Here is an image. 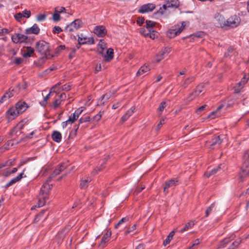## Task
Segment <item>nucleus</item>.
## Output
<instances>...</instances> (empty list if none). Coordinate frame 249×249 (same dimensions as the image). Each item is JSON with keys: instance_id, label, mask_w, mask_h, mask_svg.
<instances>
[{"instance_id": "nucleus-1", "label": "nucleus", "mask_w": 249, "mask_h": 249, "mask_svg": "<svg viewBox=\"0 0 249 249\" xmlns=\"http://www.w3.org/2000/svg\"><path fill=\"white\" fill-rule=\"evenodd\" d=\"M36 51L45 58H50L52 55L50 54L48 43L45 41L40 40L36 42Z\"/></svg>"}, {"instance_id": "nucleus-2", "label": "nucleus", "mask_w": 249, "mask_h": 249, "mask_svg": "<svg viewBox=\"0 0 249 249\" xmlns=\"http://www.w3.org/2000/svg\"><path fill=\"white\" fill-rule=\"evenodd\" d=\"M243 159L244 160L242 170L239 173V178L241 180L249 175V149L246 150L243 156Z\"/></svg>"}, {"instance_id": "nucleus-3", "label": "nucleus", "mask_w": 249, "mask_h": 249, "mask_svg": "<svg viewBox=\"0 0 249 249\" xmlns=\"http://www.w3.org/2000/svg\"><path fill=\"white\" fill-rule=\"evenodd\" d=\"M83 24V23L81 19H75L73 21L65 27L64 31L67 33L75 32L76 31L81 28L82 27Z\"/></svg>"}, {"instance_id": "nucleus-4", "label": "nucleus", "mask_w": 249, "mask_h": 249, "mask_svg": "<svg viewBox=\"0 0 249 249\" xmlns=\"http://www.w3.org/2000/svg\"><path fill=\"white\" fill-rule=\"evenodd\" d=\"M213 22L217 27L223 28L226 26V20L223 15L218 13L214 15Z\"/></svg>"}, {"instance_id": "nucleus-5", "label": "nucleus", "mask_w": 249, "mask_h": 249, "mask_svg": "<svg viewBox=\"0 0 249 249\" xmlns=\"http://www.w3.org/2000/svg\"><path fill=\"white\" fill-rule=\"evenodd\" d=\"M226 138L225 135H220L219 136H214L212 140L207 142V146H210V148L216 145H220Z\"/></svg>"}, {"instance_id": "nucleus-6", "label": "nucleus", "mask_w": 249, "mask_h": 249, "mask_svg": "<svg viewBox=\"0 0 249 249\" xmlns=\"http://www.w3.org/2000/svg\"><path fill=\"white\" fill-rule=\"evenodd\" d=\"M240 21L241 19L239 17L233 15L226 20V26L232 28L236 27L239 25Z\"/></svg>"}, {"instance_id": "nucleus-7", "label": "nucleus", "mask_w": 249, "mask_h": 249, "mask_svg": "<svg viewBox=\"0 0 249 249\" xmlns=\"http://www.w3.org/2000/svg\"><path fill=\"white\" fill-rule=\"evenodd\" d=\"M11 38L14 43H21L26 40L27 36L22 34L16 33L12 36Z\"/></svg>"}, {"instance_id": "nucleus-8", "label": "nucleus", "mask_w": 249, "mask_h": 249, "mask_svg": "<svg viewBox=\"0 0 249 249\" xmlns=\"http://www.w3.org/2000/svg\"><path fill=\"white\" fill-rule=\"evenodd\" d=\"M93 32L98 37H102L106 36L107 31L104 26H96L95 27Z\"/></svg>"}, {"instance_id": "nucleus-9", "label": "nucleus", "mask_w": 249, "mask_h": 249, "mask_svg": "<svg viewBox=\"0 0 249 249\" xmlns=\"http://www.w3.org/2000/svg\"><path fill=\"white\" fill-rule=\"evenodd\" d=\"M155 8V5L153 3H147L142 5L139 10L141 13H145L151 12Z\"/></svg>"}, {"instance_id": "nucleus-10", "label": "nucleus", "mask_w": 249, "mask_h": 249, "mask_svg": "<svg viewBox=\"0 0 249 249\" xmlns=\"http://www.w3.org/2000/svg\"><path fill=\"white\" fill-rule=\"evenodd\" d=\"M170 52V49L167 47L164 48L162 49L156 56V61L157 62H159L164 58V55H167Z\"/></svg>"}, {"instance_id": "nucleus-11", "label": "nucleus", "mask_w": 249, "mask_h": 249, "mask_svg": "<svg viewBox=\"0 0 249 249\" xmlns=\"http://www.w3.org/2000/svg\"><path fill=\"white\" fill-rule=\"evenodd\" d=\"M68 166V165L65 163H62L56 168L53 173L51 175V178H54L57 175L59 174L62 171L65 169Z\"/></svg>"}, {"instance_id": "nucleus-12", "label": "nucleus", "mask_w": 249, "mask_h": 249, "mask_svg": "<svg viewBox=\"0 0 249 249\" xmlns=\"http://www.w3.org/2000/svg\"><path fill=\"white\" fill-rule=\"evenodd\" d=\"M20 113L16 107H12L7 111V117L9 120H12L17 117Z\"/></svg>"}, {"instance_id": "nucleus-13", "label": "nucleus", "mask_w": 249, "mask_h": 249, "mask_svg": "<svg viewBox=\"0 0 249 249\" xmlns=\"http://www.w3.org/2000/svg\"><path fill=\"white\" fill-rule=\"evenodd\" d=\"M52 187V185L49 184L48 182H45L40 189V193L46 195V196H49V193Z\"/></svg>"}, {"instance_id": "nucleus-14", "label": "nucleus", "mask_w": 249, "mask_h": 249, "mask_svg": "<svg viewBox=\"0 0 249 249\" xmlns=\"http://www.w3.org/2000/svg\"><path fill=\"white\" fill-rule=\"evenodd\" d=\"M178 184V180L176 179H172L166 182L165 185L163 188V192L166 194L168 191L166 190L168 188L171 187H174L176 186Z\"/></svg>"}, {"instance_id": "nucleus-15", "label": "nucleus", "mask_w": 249, "mask_h": 249, "mask_svg": "<svg viewBox=\"0 0 249 249\" xmlns=\"http://www.w3.org/2000/svg\"><path fill=\"white\" fill-rule=\"evenodd\" d=\"M16 107L19 112L21 113L26 110L28 106L25 102L19 101L16 104Z\"/></svg>"}, {"instance_id": "nucleus-16", "label": "nucleus", "mask_w": 249, "mask_h": 249, "mask_svg": "<svg viewBox=\"0 0 249 249\" xmlns=\"http://www.w3.org/2000/svg\"><path fill=\"white\" fill-rule=\"evenodd\" d=\"M66 98V95L65 93H63L61 94L58 98L56 99V100L53 102V106L54 108L57 107L60 104L61 102L65 100Z\"/></svg>"}, {"instance_id": "nucleus-17", "label": "nucleus", "mask_w": 249, "mask_h": 249, "mask_svg": "<svg viewBox=\"0 0 249 249\" xmlns=\"http://www.w3.org/2000/svg\"><path fill=\"white\" fill-rule=\"evenodd\" d=\"M38 197V207H42L45 204L46 200L48 198V196L39 193Z\"/></svg>"}, {"instance_id": "nucleus-18", "label": "nucleus", "mask_w": 249, "mask_h": 249, "mask_svg": "<svg viewBox=\"0 0 249 249\" xmlns=\"http://www.w3.org/2000/svg\"><path fill=\"white\" fill-rule=\"evenodd\" d=\"M150 70L151 68L148 65L144 64L140 68L137 73V75L139 76L146 72H148Z\"/></svg>"}, {"instance_id": "nucleus-19", "label": "nucleus", "mask_w": 249, "mask_h": 249, "mask_svg": "<svg viewBox=\"0 0 249 249\" xmlns=\"http://www.w3.org/2000/svg\"><path fill=\"white\" fill-rule=\"evenodd\" d=\"M52 138L54 142H59L62 139V135L57 131H54L52 134Z\"/></svg>"}, {"instance_id": "nucleus-20", "label": "nucleus", "mask_w": 249, "mask_h": 249, "mask_svg": "<svg viewBox=\"0 0 249 249\" xmlns=\"http://www.w3.org/2000/svg\"><path fill=\"white\" fill-rule=\"evenodd\" d=\"M40 31V29L38 27L37 25L35 24L31 28L27 29L26 30V32L28 34H38Z\"/></svg>"}, {"instance_id": "nucleus-21", "label": "nucleus", "mask_w": 249, "mask_h": 249, "mask_svg": "<svg viewBox=\"0 0 249 249\" xmlns=\"http://www.w3.org/2000/svg\"><path fill=\"white\" fill-rule=\"evenodd\" d=\"M107 48L106 44L103 40H100L97 46V51L99 53H103L104 50Z\"/></svg>"}, {"instance_id": "nucleus-22", "label": "nucleus", "mask_w": 249, "mask_h": 249, "mask_svg": "<svg viewBox=\"0 0 249 249\" xmlns=\"http://www.w3.org/2000/svg\"><path fill=\"white\" fill-rule=\"evenodd\" d=\"M233 239L234 237L233 236H231L230 238H225L220 242L218 248H220L225 247Z\"/></svg>"}, {"instance_id": "nucleus-23", "label": "nucleus", "mask_w": 249, "mask_h": 249, "mask_svg": "<svg viewBox=\"0 0 249 249\" xmlns=\"http://www.w3.org/2000/svg\"><path fill=\"white\" fill-rule=\"evenodd\" d=\"M113 50L111 48H109L107 50L106 54L105 55V59L106 61H109L113 58Z\"/></svg>"}, {"instance_id": "nucleus-24", "label": "nucleus", "mask_w": 249, "mask_h": 249, "mask_svg": "<svg viewBox=\"0 0 249 249\" xmlns=\"http://www.w3.org/2000/svg\"><path fill=\"white\" fill-rule=\"evenodd\" d=\"M114 94V92H109L106 94L103 95L101 98L100 104L104 105L107 100H108L112 95Z\"/></svg>"}, {"instance_id": "nucleus-25", "label": "nucleus", "mask_w": 249, "mask_h": 249, "mask_svg": "<svg viewBox=\"0 0 249 249\" xmlns=\"http://www.w3.org/2000/svg\"><path fill=\"white\" fill-rule=\"evenodd\" d=\"M91 179L89 178H83L81 179L80 187L81 189L86 188L89 182H90Z\"/></svg>"}, {"instance_id": "nucleus-26", "label": "nucleus", "mask_w": 249, "mask_h": 249, "mask_svg": "<svg viewBox=\"0 0 249 249\" xmlns=\"http://www.w3.org/2000/svg\"><path fill=\"white\" fill-rule=\"evenodd\" d=\"M194 80V76H190L185 79L181 85L183 89H185L187 86Z\"/></svg>"}, {"instance_id": "nucleus-27", "label": "nucleus", "mask_w": 249, "mask_h": 249, "mask_svg": "<svg viewBox=\"0 0 249 249\" xmlns=\"http://www.w3.org/2000/svg\"><path fill=\"white\" fill-rule=\"evenodd\" d=\"M195 225L194 221L190 220L187 223H186L184 228L179 231V232L182 233L185 231L188 230L189 229L192 228Z\"/></svg>"}, {"instance_id": "nucleus-28", "label": "nucleus", "mask_w": 249, "mask_h": 249, "mask_svg": "<svg viewBox=\"0 0 249 249\" xmlns=\"http://www.w3.org/2000/svg\"><path fill=\"white\" fill-rule=\"evenodd\" d=\"M178 4L176 2H175L174 3V1H172L171 2L167 1V2H166V3L165 4L163 5L162 8L164 10H166L167 8H170V7L177 8L178 7Z\"/></svg>"}, {"instance_id": "nucleus-29", "label": "nucleus", "mask_w": 249, "mask_h": 249, "mask_svg": "<svg viewBox=\"0 0 249 249\" xmlns=\"http://www.w3.org/2000/svg\"><path fill=\"white\" fill-rule=\"evenodd\" d=\"M24 175L23 172L21 173L19 175H18L15 178H13L7 184V186H9L12 185V184L16 183L17 182L20 180L22 178L23 175Z\"/></svg>"}, {"instance_id": "nucleus-30", "label": "nucleus", "mask_w": 249, "mask_h": 249, "mask_svg": "<svg viewBox=\"0 0 249 249\" xmlns=\"http://www.w3.org/2000/svg\"><path fill=\"white\" fill-rule=\"evenodd\" d=\"M34 52V49L33 48L31 47H27L25 51L24 52L23 56L25 58L30 57Z\"/></svg>"}, {"instance_id": "nucleus-31", "label": "nucleus", "mask_w": 249, "mask_h": 249, "mask_svg": "<svg viewBox=\"0 0 249 249\" xmlns=\"http://www.w3.org/2000/svg\"><path fill=\"white\" fill-rule=\"evenodd\" d=\"M187 22L183 21L181 23V25H177L175 26L176 29H177V34L178 35L180 34L181 32L184 30L185 26L186 25Z\"/></svg>"}, {"instance_id": "nucleus-32", "label": "nucleus", "mask_w": 249, "mask_h": 249, "mask_svg": "<svg viewBox=\"0 0 249 249\" xmlns=\"http://www.w3.org/2000/svg\"><path fill=\"white\" fill-rule=\"evenodd\" d=\"M87 38L88 37H87L82 36V35H81V36L78 37V44L76 46V50L80 48L81 44H86Z\"/></svg>"}, {"instance_id": "nucleus-33", "label": "nucleus", "mask_w": 249, "mask_h": 249, "mask_svg": "<svg viewBox=\"0 0 249 249\" xmlns=\"http://www.w3.org/2000/svg\"><path fill=\"white\" fill-rule=\"evenodd\" d=\"M177 29L175 28V26L170 29L167 32V36L170 38L178 36Z\"/></svg>"}, {"instance_id": "nucleus-34", "label": "nucleus", "mask_w": 249, "mask_h": 249, "mask_svg": "<svg viewBox=\"0 0 249 249\" xmlns=\"http://www.w3.org/2000/svg\"><path fill=\"white\" fill-rule=\"evenodd\" d=\"M174 233H175V231H172L171 232H170V233L167 236V237L166 238V239L163 241V245L164 246H166L167 245L169 244L170 241L173 239V236L174 235Z\"/></svg>"}, {"instance_id": "nucleus-35", "label": "nucleus", "mask_w": 249, "mask_h": 249, "mask_svg": "<svg viewBox=\"0 0 249 249\" xmlns=\"http://www.w3.org/2000/svg\"><path fill=\"white\" fill-rule=\"evenodd\" d=\"M53 92L52 90H50V92L44 97L43 100L40 102V104L43 107H46L47 104L48 100L50 98V96Z\"/></svg>"}, {"instance_id": "nucleus-36", "label": "nucleus", "mask_w": 249, "mask_h": 249, "mask_svg": "<svg viewBox=\"0 0 249 249\" xmlns=\"http://www.w3.org/2000/svg\"><path fill=\"white\" fill-rule=\"evenodd\" d=\"M223 107V105H221L218 107L215 111H213L211 114L208 115V118L211 119H214L216 115V114L219 111V110Z\"/></svg>"}, {"instance_id": "nucleus-37", "label": "nucleus", "mask_w": 249, "mask_h": 249, "mask_svg": "<svg viewBox=\"0 0 249 249\" xmlns=\"http://www.w3.org/2000/svg\"><path fill=\"white\" fill-rule=\"evenodd\" d=\"M111 235V231H107L106 234L103 236L101 240V244H105L107 242L110 237Z\"/></svg>"}, {"instance_id": "nucleus-38", "label": "nucleus", "mask_w": 249, "mask_h": 249, "mask_svg": "<svg viewBox=\"0 0 249 249\" xmlns=\"http://www.w3.org/2000/svg\"><path fill=\"white\" fill-rule=\"evenodd\" d=\"M156 33V32L149 29L148 30V32L144 34V36L149 37L151 39H154L157 36Z\"/></svg>"}, {"instance_id": "nucleus-39", "label": "nucleus", "mask_w": 249, "mask_h": 249, "mask_svg": "<svg viewBox=\"0 0 249 249\" xmlns=\"http://www.w3.org/2000/svg\"><path fill=\"white\" fill-rule=\"evenodd\" d=\"M15 164V160H9L3 163L0 165V169L6 166H10Z\"/></svg>"}, {"instance_id": "nucleus-40", "label": "nucleus", "mask_w": 249, "mask_h": 249, "mask_svg": "<svg viewBox=\"0 0 249 249\" xmlns=\"http://www.w3.org/2000/svg\"><path fill=\"white\" fill-rule=\"evenodd\" d=\"M219 169H220V166H218V167H217L216 168H214L213 169H212L210 172H207L205 173V176L206 177L209 178L211 175L215 174V173H216V172L218 171V170Z\"/></svg>"}, {"instance_id": "nucleus-41", "label": "nucleus", "mask_w": 249, "mask_h": 249, "mask_svg": "<svg viewBox=\"0 0 249 249\" xmlns=\"http://www.w3.org/2000/svg\"><path fill=\"white\" fill-rule=\"evenodd\" d=\"M18 170V168H14L12 170H7L4 172H3V175L5 177H8L11 174H13L16 173Z\"/></svg>"}, {"instance_id": "nucleus-42", "label": "nucleus", "mask_w": 249, "mask_h": 249, "mask_svg": "<svg viewBox=\"0 0 249 249\" xmlns=\"http://www.w3.org/2000/svg\"><path fill=\"white\" fill-rule=\"evenodd\" d=\"M156 23L151 20H146V27L147 30H151L152 27L155 26Z\"/></svg>"}, {"instance_id": "nucleus-43", "label": "nucleus", "mask_w": 249, "mask_h": 249, "mask_svg": "<svg viewBox=\"0 0 249 249\" xmlns=\"http://www.w3.org/2000/svg\"><path fill=\"white\" fill-rule=\"evenodd\" d=\"M79 128V125L75 126V128L71 131L69 136V139H73L74 137L76 136L77 134V131Z\"/></svg>"}, {"instance_id": "nucleus-44", "label": "nucleus", "mask_w": 249, "mask_h": 249, "mask_svg": "<svg viewBox=\"0 0 249 249\" xmlns=\"http://www.w3.org/2000/svg\"><path fill=\"white\" fill-rule=\"evenodd\" d=\"M166 107V104L165 102H162L160 103V107L158 108V112L160 115L161 114L162 111Z\"/></svg>"}, {"instance_id": "nucleus-45", "label": "nucleus", "mask_w": 249, "mask_h": 249, "mask_svg": "<svg viewBox=\"0 0 249 249\" xmlns=\"http://www.w3.org/2000/svg\"><path fill=\"white\" fill-rule=\"evenodd\" d=\"M203 89H204L203 85H198L196 87V88L195 91V93L197 94V96H198L199 94H200L201 92H202L203 91Z\"/></svg>"}, {"instance_id": "nucleus-46", "label": "nucleus", "mask_w": 249, "mask_h": 249, "mask_svg": "<svg viewBox=\"0 0 249 249\" xmlns=\"http://www.w3.org/2000/svg\"><path fill=\"white\" fill-rule=\"evenodd\" d=\"M6 41V39L5 38H2L0 39V55L3 53L4 51V44Z\"/></svg>"}, {"instance_id": "nucleus-47", "label": "nucleus", "mask_w": 249, "mask_h": 249, "mask_svg": "<svg viewBox=\"0 0 249 249\" xmlns=\"http://www.w3.org/2000/svg\"><path fill=\"white\" fill-rule=\"evenodd\" d=\"M215 206L214 203H213L205 211V216L208 217L210 213L212 211Z\"/></svg>"}, {"instance_id": "nucleus-48", "label": "nucleus", "mask_w": 249, "mask_h": 249, "mask_svg": "<svg viewBox=\"0 0 249 249\" xmlns=\"http://www.w3.org/2000/svg\"><path fill=\"white\" fill-rule=\"evenodd\" d=\"M91 120V119L89 116H86L85 118H80L79 121V124L78 125L79 126L80 124H82L87 122H89Z\"/></svg>"}, {"instance_id": "nucleus-49", "label": "nucleus", "mask_w": 249, "mask_h": 249, "mask_svg": "<svg viewBox=\"0 0 249 249\" xmlns=\"http://www.w3.org/2000/svg\"><path fill=\"white\" fill-rule=\"evenodd\" d=\"M78 118L74 114L72 113L70 116L69 119H68L69 122H70V124H71L74 122Z\"/></svg>"}, {"instance_id": "nucleus-50", "label": "nucleus", "mask_w": 249, "mask_h": 249, "mask_svg": "<svg viewBox=\"0 0 249 249\" xmlns=\"http://www.w3.org/2000/svg\"><path fill=\"white\" fill-rule=\"evenodd\" d=\"M53 19L55 22L59 21L60 20V16L59 14L54 11V13L53 15Z\"/></svg>"}, {"instance_id": "nucleus-51", "label": "nucleus", "mask_w": 249, "mask_h": 249, "mask_svg": "<svg viewBox=\"0 0 249 249\" xmlns=\"http://www.w3.org/2000/svg\"><path fill=\"white\" fill-rule=\"evenodd\" d=\"M103 113L100 111L97 114H96V115H95L92 119L91 120H93V121H99L102 116V115H103Z\"/></svg>"}, {"instance_id": "nucleus-52", "label": "nucleus", "mask_w": 249, "mask_h": 249, "mask_svg": "<svg viewBox=\"0 0 249 249\" xmlns=\"http://www.w3.org/2000/svg\"><path fill=\"white\" fill-rule=\"evenodd\" d=\"M197 94L195 93V91L190 93L187 98V102H190L192 101L196 96Z\"/></svg>"}, {"instance_id": "nucleus-53", "label": "nucleus", "mask_w": 249, "mask_h": 249, "mask_svg": "<svg viewBox=\"0 0 249 249\" xmlns=\"http://www.w3.org/2000/svg\"><path fill=\"white\" fill-rule=\"evenodd\" d=\"M54 11L58 14L65 12L66 13L65 8L64 7H56L54 9Z\"/></svg>"}, {"instance_id": "nucleus-54", "label": "nucleus", "mask_w": 249, "mask_h": 249, "mask_svg": "<svg viewBox=\"0 0 249 249\" xmlns=\"http://www.w3.org/2000/svg\"><path fill=\"white\" fill-rule=\"evenodd\" d=\"M46 18L45 14H39L36 16V19L38 21H42L44 20Z\"/></svg>"}, {"instance_id": "nucleus-55", "label": "nucleus", "mask_w": 249, "mask_h": 249, "mask_svg": "<svg viewBox=\"0 0 249 249\" xmlns=\"http://www.w3.org/2000/svg\"><path fill=\"white\" fill-rule=\"evenodd\" d=\"M234 52V49L232 47H230L228 49V52L225 53V56L228 57L229 56H230L232 54V53Z\"/></svg>"}, {"instance_id": "nucleus-56", "label": "nucleus", "mask_w": 249, "mask_h": 249, "mask_svg": "<svg viewBox=\"0 0 249 249\" xmlns=\"http://www.w3.org/2000/svg\"><path fill=\"white\" fill-rule=\"evenodd\" d=\"M85 108L84 107H81L80 108H78L77 110L75 111L73 113L75 115L79 118V115L81 114L83 111L84 110Z\"/></svg>"}, {"instance_id": "nucleus-57", "label": "nucleus", "mask_w": 249, "mask_h": 249, "mask_svg": "<svg viewBox=\"0 0 249 249\" xmlns=\"http://www.w3.org/2000/svg\"><path fill=\"white\" fill-rule=\"evenodd\" d=\"M128 220V218H126V217H124V218H122L119 222L118 223L115 225V228L117 229L118 228V227L121 225L122 223H123L124 222H125V221H127Z\"/></svg>"}, {"instance_id": "nucleus-58", "label": "nucleus", "mask_w": 249, "mask_h": 249, "mask_svg": "<svg viewBox=\"0 0 249 249\" xmlns=\"http://www.w3.org/2000/svg\"><path fill=\"white\" fill-rule=\"evenodd\" d=\"M136 228V225L135 224L133 225L131 227L128 228L125 231V234L127 235V234L130 233L131 232L134 231Z\"/></svg>"}, {"instance_id": "nucleus-59", "label": "nucleus", "mask_w": 249, "mask_h": 249, "mask_svg": "<svg viewBox=\"0 0 249 249\" xmlns=\"http://www.w3.org/2000/svg\"><path fill=\"white\" fill-rule=\"evenodd\" d=\"M22 14L23 17L29 18L31 16V12L29 10H25L23 11Z\"/></svg>"}, {"instance_id": "nucleus-60", "label": "nucleus", "mask_w": 249, "mask_h": 249, "mask_svg": "<svg viewBox=\"0 0 249 249\" xmlns=\"http://www.w3.org/2000/svg\"><path fill=\"white\" fill-rule=\"evenodd\" d=\"M71 88V86L70 84H65L61 87V89L62 90L65 91H69L70 90Z\"/></svg>"}, {"instance_id": "nucleus-61", "label": "nucleus", "mask_w": 249, "mask_h": 249, "mask_svg": "<svg viewBox=\"0 0 249 249\" xmlns=\"http://www.w3.org/2000/svg\"><path fill=\"white\" fill-rule=\"evenodd\" d=\"M9 99V97H7V95L5 93L0 99V104H2L3 102H6Z\"/></svg>"}, {"instance_id": "nucleus-62", "label": "nucleus", "mask_w": 249, "mask_h": 249, "mask_svg": "<svg viewBox=\"0 0 249 249\" xmlns=\"http://www.w3.org/2000/svg\"><path fill=\"white\" fill-rule=\"evenodd\" d=\"M10 32L8 29L6 28L0 29V35L3 36L8 34Z\"/></svg>"}, {"instance_id": "nucleus-63", "label": "nucleus", "mask_w": 249, "mask_h": 249, "mask_svg": "<svg viewBox=\"0 0 249 249\" xmlns=\"http://www.w3.org/2000/svg\"><path fill=\"white\" fill-rule=\"evenodd\" d=\"M201 242V240L199 239H197L195 240L194 243L192 244L191 246H190L188 249H193V248L196 246V245H198Z\"/></svg>"}, {"instance_id": "nucleus-64", "label": "nucleus", "mask_w": 249, "mask_h": 249, "mask_svg": "<svg viewBox=\"0 0 249 249\" xmlns=\"http://www.w3.org/2000/svg\"><path fill=\"white\" fill-rule=\"evenodd\" d=\"M204 36V33L202 32H198L194 34V36L197 38H202Z\"/></svg>"}]
</instances>
